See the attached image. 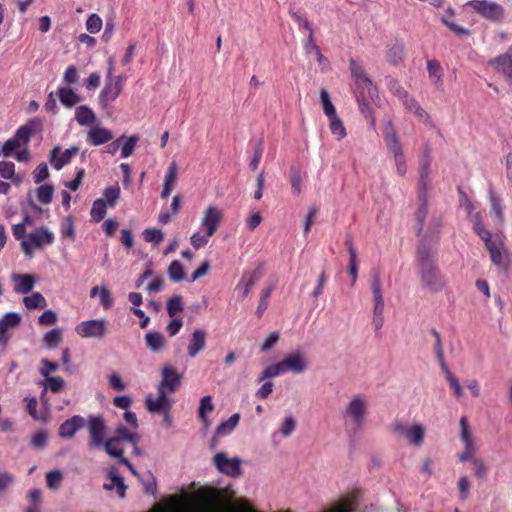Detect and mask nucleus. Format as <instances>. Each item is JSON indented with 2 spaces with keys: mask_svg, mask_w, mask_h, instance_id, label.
<instances>
[{
  "mask_svg": "<svg viewBox=\"0 0 512 512\" xmlns=\"http://www.w3.org/2000/svg\"><path fill=\"white\" fill-rule=\"evenodd\" d=\"M282 373L284 372L281 363L278 362L276 364L267 366L259 376L258 381L261 382L268 378L277 377Z\"/></svg>",
  "mask_w": 512,
  "mask_h": 512,
  "instance_id": "nucleus-49",
  "label": "nucleus"
},
{
  "mask_svg": "<svg viewBox=\"0 0 512 512\" xmlns=\"http://www.w3.org/2000/svg\"><path fill=\"white\" fill-rule=\"evenodd\" d=\"M62 339V334L59 329H52L47 332L43 338L44 344L49 348H55L59 345Z\"/></svg>",
  "mask_w": 512,
  "mask_h": 512,
  "instance_id": "nucleus-48",
  "label": "nucleus"
},
{
  "mask_svg": "<svg viewBox=\"0 0 512 512\" xmlns=\"http://www.w3.org/2000/svg\"><path fill=\"white\" fill-rule=\"evenodd\" d=\"M372 293L374 303L384 302L381 291V281L378 275H374L372 279Z\"/></svg>",
  "mask_w": 512,
  "mask_h": 512,
  "instance_id": "nucleus-58",
  "label": "nucleus"
},
{
  "mask_svg": "<svg viewBox=\"0 0 512 512\" xmlns=\"http://www.w3.org/2000/svg\"><path fill=\"white\" fill-rule=\"evenodd\" d=\"M349 68L356 85V98L362 113L369 110V103L378 96L377 87L367 76L362 65L356 60L350 59Z\"/></svg>",
  "mask_w": 512,
  "mask_h": 512,
  "instance_id": "nucleus-2",
  "label": "nucleus"
},
{
  "mask_svg": "<svg viewBox=\"0 0 512 512\" xmlns=\"http://www.w3.org/2000/svg\"><path fill=\"white\" fill-rule=\"evenodd\" d=\"M491 213L502 222L504 219L503 208L501 204V200L495 195V193L491 190L489 195Z\"/></svg>",
  "mask_w": 512,
  "mask_h": 512,
  "instance_id": "nucleus-44",
  "label": "nucleus"
},
{
  "mask_svg": "<svg viewBox=\"0 0 512 512\" xmlns=\"http://www.w3.org/2000/svg\"><path fill=\"white\" fill-rule=\"evenodd\" d=\"M56 321L57 314L52 310H46L38 318V323L40 325H53L56 323Z\"/></svg>",
  "mask_w": 512,
  "mask_h": 512,
  "instance_id": "nucleus-63",
  "label": "nucleus"
},
{
  "mask_svg": "<svg viewBox=\"0 0 512 512\" xmlns=\"http://www.w3.org/2000/svg\"><path fill=\"white\" fill-rule=\"evenodd\" d=\"M210 237L211 236H208L206 232L204 234L195 232L190 238L191 244L195 249H200L208 243Z\"/></svg>",
  "mask_w": 512,
  "mask_h": 512,
  "instance_id": "nucleus-59",
  "label": "nucleus"
},
{
  "mask_svg": "<svg viewBox=\"0 0 512 512\" xmlns=\"http://www.w3.org/2000/svg\"><path fill=\"white\" fill-rule=\"evenodd\" d=\"M207 333L202 329H195L191 335L187 353L191 358H195L206 346Z\"/></svg>",
  "mask_w": 512,
  "mask_h": 512,
  "instance_id": "nucleus-22",
  "label": "nucleus"
},
{
  "mask_svg": "<svg viewBox=\"0 0 512 512\" xmlns=\"http://www.w3.org/2000/svg\"><path fill=\"white\" fill-rule=\"evenodd\" d=\"M75 120L80 126H93L97 120L95 112L86 105L75 109Z\"/></svg>",
  "mask_w": 512,
  "mask_h": 512,
  "instance_id": "nucleus-23",
  "label": "nucleus"
},
{
  "mask_svg": "<svg viewBox=\"0 0 512 512\" xmlns=\"http://www.w3.org/2000/svg\"><path fill=\"white\" fill-rule=\"evenodd\" d=\"M86 421L80 415H74L65 420L59 427L58 434L61 438L70 439L76 432L84 427Z\"/></svg>",
  "mask_w": 512,
  "mask_h": 512,
  "instance_id": "nucleus-20",
  "label": "nucleus"
},
{
  "mask_svg": "<svg viewBox=\"0 0 512 512\" xmlns=\"http://www.w3.org/2000/svg\"><path fill=\"white\" fill-rule=\"evenodd\" d=\"M399 101L403 104V106L410 112H413L417 117L420 119L424 118L426 116L425 110L420 106V104L409 95V93H406L405 98H400Z\"/></svg>",
  "mask_w": 512,
  "mask_h": 512,
  "instance_id": "nucleus-35",
  "label": "nucleus"
},
{
  "mask_svg": "<svg viewBox=\"0 0 512 512\" xmlns=\"http://www.w3.org/2000/svg\"><path fill=\"white\" fill-rule=\"evenodd\" d=\"M213 410H214V405L212 404L211 396L207 395V396L202 397L200 400V406L198 409V416L205 428H207L209 425L207 413L212 412Z\"/></svg>",
  "mask_w": 512,
  "mask_h": 512,
  "instance_id": "nucleus-33",
  "label": "nucleus"
},
{
  "mask_svg": "<svg viewBox=\"0 0 512 512\" xmlns=\"http://www.w3.org/2000/svg\"><path fill=\"white\" fill-rule=\"evenodd\" d=\"M109 206L104 203V200L97 199L93 202L90 211L91 218L94 222H100L106 216V211Z\"/></svg>",
  "mask_w": 512,
  "mask_h": 512,
  "instance_id": "nucleus-39",
  "label": "nucleus"
},
{
  "mask_svg": "<svg viewBox=\"0 0 512 512\" xmlns=\"http://www.w3.org/2000/svg\"><path fill=\"white\" fill-rule=\"evenodd\" d=\"M178 175V167L175 161H172L167 169L164 178V187L174 188Z\"/></svg>",
  "mask_w": 512,
  "mask_h": 512,
  "instance_id": "nucleus-46",
  "label": "nucleus"
},
{
  "mask_svg": "<svg viewBox=\"0 0 512 512\" xmlns=\"http://www.w3.org/2000/svg\"><path fill=\"white\" fill-rule=\"evenodd\" d=\"M368 415V402L364 395L353 396L343 410V417L356 428H361Z\"/></svg>",
  "mask_w": 512,
  "mask_h": 512,
  "instance_id": "nucleus-5",
  "label": "nucleus"
},
{
  "mask_svg": "<svg viewBox=\"0 0 512 512\" xmlns=\"http://www.w3.org/2000/svg\"><path fill=\"white\" fill-rule=\"evenodd\" d=\"M106 324L105 319L82 321L77 325L75 331L83 338H103L106 334Z\"/></svg>",
  "mask_w": 512,
  "mask_h": 512,
  "instance_id": "nucleus-11",
  "label": "nucleus"
},
{
  "mask_svg": "<svg viewBox=\"0 0 512 512\" xmlns=\"http://www.w3.org/2000/svg\"><path fill=\"white\" fill-rule=\"evenodd\" d=\"M102 28V19L97 14H91L86 21V29L92 33H98Z\"/></svg>",
  "mask_w": 512,
  "mask_h": 512,
  "instance_id": "nucleus-53",
  "label": "nucleus"
},
{
  "mask_svg": "<svg viewBox=\"0 0 512 512\" xmlns=\"http://www.w3.org/2000/svg\"><path fill=\"white\" fill-rule=\"evenodd\" d=\"M120 195L121 190L119 185L116 183L104 189L103 197L101 199L104 200V203H106L110 208H113L117 205Z\"/></svg>",
  "mask_w": 512,
  "mask_h": 512,
  "instance_id": "nucleus-32",
  "label": "nucleus"
},
{
  "mask_svg": "<svg viewBox=\"0 0 512 512\" xmlns=\"http://www.w3.org/2000/svg\"><path fill=\"white\" fill-rule=\"evenodd\" d=\"M88 430L90 434L91 447H100L106 441V424L101 415H90L88 418Z\"/></svg>",
  "mask_w": 512,
  "mask_h": 512,
  "instance_id": "nucleus-12",
  "label": "nucleus"
},
{
  "mask_svg": "<svg viewBox=\"0 0 512 512\" xmlns=\"http://www.w3.org/2000/svg\"><path fill=\"white\" fill-rule=\"evenodd\" d=\"M467 6L471 7L475 12L483 18L493 21L502 22L505 19V9L496 2L487 0H471L467 2Z\"/></svg>",
  "mask_w": 512,
  "mask_h": 512,
  "instance_id": "nucleus-7",
  "label": "nucleus"
},
{
  "mask_svg": "<svg viewBox=\"0 0 512 512\" xmlns=\"http://www.w3.org/2000/svg\"><path fill=\"white\" fill-rule=\"evenodd\" d=\"M139 141V137L137 135H132L130 137H125L123 142L120 145L121 148V157L128 158L134 152V149Z\"/></svg>",
  "mask_w": 512,
  "mask_h": 512,
  "instance_id": "nucleus-40",
  "label": "nucleus"
},
{
  "mask_svg": "<svg viewBox=\"0 0 512 512\" xmlns=\"http://www.w3.org/2000/svg\"><path fill=\"white\" fill-rule=\"evenodd\" d=\"M427 71L429 78L435 85L442 84V68L438 61L429 60L427 61Z\"/></svg>",
  "mask_w": 512,
  "mask_h": 512,
  "instance_id": "nucleus-38",
  "label": "nucleus"
},
{
  "mask_svg": "<svg viewBox=\"0 0 512 512\" xmlns=\"http://www.w3.org/2000/svg\"><path fill=\"white\" fill-rule=\"evenodd\" d=\"M279 339H280L279 333H277V332L271 333L261 344V347H260L261 351L268 352L276 345V343L279 341Z\"/></svg>",
  "mask_w": 512,
  "mask_h": 512,
  "instance_id": "nucleus-62",
  "label": "nucleus"
},
{
  "mask_svg": "<svg viewBox=\"0 0 512 512\" xmlns=\"http://www.w3.org/2000/svg\"><path fill=\"white\" fill-rule=\"evenodd\" d=\"M223 219L222 211L214 205H209L203 212L201 228L208 236H213Z\"/></svg>",
  "mask_w": 512,
  "mask_h": 512,
  "instance_id": "nucleus-13",
  "label": "nucleus"
},
{
  "mask_svg": "<svg viewBox=\"0 0 512 512\" xmlns=\"http://www.w3.org/2000/svg\"><path fill=\"white\" fill-rule=\"evenodd\" d=\"M295 428H296L295 419L292 416H287L284 419V422H283V425L281 428V433L284 437H288L294 432Z\"/></svg>",
  "mask_w": 512,
  "mask_h": 512,
  "instance_id": "nucleus-64",
  "label": "nucleus"
},
{
  "mask_svg": "<svg viewBox=\"0 0 512 512\" xmlns=\"http://www.w3.org/2000/svg\"><path fill=\"white\" fill-rule=\"evenodd\" d=\"M416 266L424 289L431 293L442 291L446 285L445 277L435 264L431 249L421 243L417 249Z\"/></svg>",
  "mask_w": 512,
  "mask_h": 512,
  "instance_id": "nucleus-1",
  "label": "nucleus"
},
{
  "mask_svg": "<svg viewBox=\"0 0 512 512\" xmlns=\"http://www.w3.org/2000/svg\"><path fill=\"white\" fill-rule=\"evenodd\" d=\"M54 188L52 185H42L37 189V199L42 204H48L53 197Z\"/></svg>",
  "mask_w": 512,
  "mask_h": 512,
  "instance_id": "nucleus-50",
  "label": "nucleus"
},
{
  "mask_svg": "<svg viewBox=\"0 0 512 512\" xmlns=\"http://www.w3.org/2000/svg\"><path fill=\"white\" fill-rule=\"evenodd\" d=\"M273 290H274L273 285H269L265 289L262 290V292L260 294L259 304H258V307L256 310V314L258 315V317H261L263 315V313L266 311V309L268 307V298L270 297Z\"/></svg>",
  "mask_w": 512,
  "mask_h": 512,
  "instance_id": "nucleus-45",
  "label": "nucleus"
},
{
  "mask_svg": "<svg viewBox=\"0 0 512 512\" xmlns=\"http://www.w3.org/2000/svg\"><path fill=\"white\" fill-rule=\"evenodd\" d=\"M320 100L322 103L323 112L327 117L336 115L335 106L333 105V103L330 99V95H329L328 91L324 88H322L320 90Z\"/></svg>",
  "mask_w": 512,
  "mask_h": 512,
  "instance_id": "nucleus-41",
  "label": "nucleus"
},
{
  "mask_svg": "<svg viewBox=\"0 0 512 512\" xmlns=\"http://www.w3.org/2000/svg\"><path fill=\"white\" fill-rule=\"evenodd\" d=\"M113 137L111 130L98 125H93L87 132L86 140L92 146H100L110 142Z\"/></svg>",
  "mask_w": 512,
  "mask_h": 512,
  "instance_id": "nucleus-19",
  "label": "nucleus"
},
{
  "mask_svg": "<svg viewBox=\"0 0 512 512\" xmlns=\"http://www.w3.org/2000/svg\"><path fill=\"white\" fill-rule=\"evenodd\" d=\"M42 130V121L39 118H32L26 124L20 126L14 136L4 142L2 146V153L5 157L11 156L12 153L21 148L27 146L31 136L36 132Z\"/></svg>",
  "mask_w": 512,
  "mask_h": 512,
  "instance_id": "nucleus-3",
  "label": "nucleus"
},
{
  "mask_svg": "<svg viewBox=\"0 0 512 512\" xmlns=\"http://www.w3.org/2000/svg\"><path fill=\"white\" fill-rule=\"evenodd\" d=\"M489 64L496 72L502 74L509 84H512V44L505 53L491 59Z\"/></svg>",
  "mask_w": 512,
  "mask_h": 512,
  "instance_id": "nucleus-14",
  "label": "nucleus"
},
{
  "mask_svg": "<svg viewBox=\"0 0 512 512\" xmlns=\"http://www.w3.org/2000/svg\"><path fill=\"white\" fill-rule=\"evenodd\" d=\"M108 478L111 480V484H104V488L112 489L113 486L117 487V493L120 497H124L126 491V485L124 479L120 476L119 470L116 467H111L108 470Z\"/></svg>",
  "mask_w": 512,
  "mask_h": 512,
  "instance_id": "nucleus-26",
  "label": "nucleus"
},
{
  "mask_svg": "<svg viewBox=\"0 0 512 512\" xmlns=\"http://www.w3.org/2000/svg\"><path fill=\"white\" fill-rule=\"evenodd\" d=\"M78 151V147H71L63 151L61 155L58 156L60 148L54 147L50 152V163L56 170H60L71 161L72 157L75 156Z\"/></svg>",
  "mask_w": 512,
  "mask_h": 512,
  "instance_id": "nucleus-21",
  "label": "nucleus"
},
{
  "mask_svg": "<svg viewBox=\"0 0 512 512\" xmlns=\"http://www.w3.org/2000/svg\"><path fill=\"white\" fill-rule=\"evenodd\" d=\"M405 437L410 444L419 447L423 444L425 429L421 424H413L409 427Z\"/></svg>",
  "mask_w": 512,
  "mask_h": 512,
  "instance_id": "nucleus-28",
  "label": "nucleus"
},
{
  "mask_svg": "<svg viewBox=\"0 0 512 512\" xmlns=\"http://www.w3.org/2000/svg\"><path fill=\"white\" fill-rule=\"evenodd\" d=\"M99 300L104 309H110L113 306V298L105 286L100 287Z\"/></svg>",
  "mask_w": 512,
  "mask_h": 512,
  "instance_id": "nucleus-56",
  "label": "nucleus"
},
{
  "mask_svg": "<svg viewBox=\"0 0 512 512\" xmlns=\"http://www.w3.org/2000/svg\"><path fill=\"white\" fill-rule=\"evenodd\" d=\"M143 237L146 242L160 244L164 239V234L161 230L156 228H148L143 232Z\"/></svg>",
  "mask_w": 512,
  "mask_h": 512,
  "instance_id": "nucleus-47",
  "label": "nucleus"
},
{
  "mask_svg": "<svg viewBox=\"0 0 512 512\" xmlns=\"http://www.w3.org/2000/svg\"><path fill=\"white\" fill-rule=\"evenodd\" d=\"M181 374L171 365H164L161 369V381L157 389L168 394L174 393L181 385Z\"/></svg>",
  "mask_w": 512,
  "mask_h": 512,
  "instance_id": "nucleus-10",
  "label": "nucleus"
},
{
  "mask_svg": "<svg viewBox=\"0 0 512 512\" xmlns=\"http://www.w3.org/2000/svg\"><path fill=\"white\" fill-rule=\"evenodd\" d=\"M383 137L386 146L394 156L397 173L404 176L407 172L405 157L399 141L398 133L391 121H388L383 130Z\"/></svg>",
  "mask_w": 512,
  "mask_h": 512,
  "instance_id": "nucleus-4",
  "label": "nucleus"
},
{
  "mask_svg": "<svg viewBox=\"0 0 512 512\" xmlns=\"http://www.w3.org/2000/svg\"><path fill=\"white\" fill-rule=\"evenodd\" d=\"M419 200H420L421 203H420L417 211L415 212V218H416V220L418 222V227H417V234L418 235H420V233L423 230L424 221H425L427 213H428L427 201H426L425 195L424 194H420L419 195Z\"/></svg>",
  "mask_w": 512,
  "mask_h": 512,
  "instance_id": "nucleus-37",
  "label": "nucleus"
},
{
  "mask_svg": "<svg viewBox=\"0 0 512 512\" xmlns=\"http://www.w3.org/2000/svg\"><path fill=\"white\" fill-rule=\"evenodd\" d=\"M262 277V271L260 268L255 269L251 272H245L239 283L236 286V291L239 292L242 299L246 298L254 285L260 280Z\"/></svg>",
  "mask_w": 512,
  "mask_h": 512,
  "instance_id": "nucleus-18",
  "label": "nucleus"
},
{
  "mask_svg": "<svg viewBox=\"0 0 512 512\" xmlns=\"http://www.w3.org/2000/svg\"><path fill=\"white\" fill-rule=\"evenodd\" d=\"M57 94L60 102L67 108H71L81 102V97L70 87H59Z\"/></svg>",
  "mask_w": 512,
  "mask_h": 512,
  "instance_id": "nucleus-25",
  "label": "nucleus"
},
{
  "mask_svg": "<svg viewBox=\"0 0 512 512\" xmlns=\"http://www.w3.org/2000/svg\"><path fill=\"white\" fill-rule=\"evenodd\" d=\"M23 303L28 309H43L47 305L44 296L40 292H34L30 296H25Z\"/></svg>",
  "mask_w": 512,
  "mask_h": 512,
  "instance_id": "nucleus-36",
  "label": "nucleus"
},
{
  "mask_svg": "<svg viewBox=\"0 0 512 512\" xmlns=\"http://www.w3.org/2000/svg\"><path fill=\"white\" fill-rule=\"evenodd\" d=\"M329 129L337 140H342L347 136L346 128L342 120L336 115L328 117Z\"/></svg>",
  "mask_w": 512,
  "mask_h": 512,
  "instance_id": "nucleus-34",
  "label": "nucleus"
},
{
  "mask_svg": "<svg viewBox=\"0 0 512 512\" xmlns=\"http://www.w3.org/2000/svg\"><path fill=\"white\" fill-rule=\"evenodd\" d=\"M117 442L112 440L111 438L106 439V441L102 444L104 447L106 453L110 455L111 457H116L119 459V462H121L122 458H125L123 455V450L117 448L115 445Z\"/></svg>",
  "mask_w": 512,
  "mask_h": 512,
  "instance_id": "nucleus-51",
  "label": "nucleus"
},
{
  "mask_svg": "<svg viewBox=\"0 0 512 512\" xmlns=\"http://www.w3.org/2000/svg\"><path fill=\"white\" fill-rule=\"evenodd\" d=\"M169 278L174 282H180L184 279L185 273L182 264L178 260H174L168 267Z\"/></svg>",
  "mask_w": 512,
  "mask_h": 512,
  "instance_id": "nucleus-42",
  "label": "nucleus"
},
{
  "mask_svg": "<svg viewBox=\"0 0 512 512\" xmlns=\"http://www.w3.org/2000/svg\"><path fill=\"white\" fill-rule=\"evenodd\" d=\"M47 440H48L47 432L45 430H40L33 435L32 439H31V444L33 447H35L37 449H42L46 446Z\"/></svg>",
  "mask_w": 512,
  "mask_h": 512,
  "instance_id": "nucleus-55",
  "label": "nucleus"
},
{
  "mask_svg": "<svg viewBox=\"0 0 512 512\" xmlns=\"http://www.w3.org/2000/svg\"><path fill=\"white\" fill-rule=\"evenodd\" d=\"M263 141L260 140L257 142V144L255 145V148H254V155L250 161V164H249V167L251 170L255 171L257 170L258 166H259V163L261 161V158H262V154H263Z\"/></svg>",
  "mask_w": 512,
  "mask_h": 512,
  "instance_id": "nucleus-54",
  "label": "nucleus"
},
{
  "mask_svg": "<svg viewBox=\"0 0 512 512\" xmlns=\"http://www.w3.org/2000/svg\"><path fill=\"white\" fill-rule=\"evenodd\" d=\"M54 239V234L47 227L42 226L27 234L20 245L24 254L31 258L35 249H43L44 246L51 245Z\"/></svg>",
  "mask_w": 512,
  "mask_h": 512,
  "instance_id": "nucleus-6",
  "label": "nucleus"
},
{
  "mask_svg": "<svg viewBox=\"0 0 512 512\" xmlns=\"http://www.w3.org/2000/svg\"><path fill=\"white\" fill-rule=\"evenodd\" d=\"M240 420V414H233L228 420L222 422L216 429L214 439L232 433Z\"/></svg>",
  "mask_w": 512,
  "mask_h": 512,
  "instance_id": "nucleus-30",
  "label": "nucleus"
},
{
  "mask_svg": "<svg viewBox=\"0 0 512 512\" xmlns=\"http://www.w3.org/2000/svg\"><path fill=\"white\" fill-rule=\"evenodd\" d=\"M49 169L46 163H40L33 171V180L36 184L42 183L49 177Z\"/></svg>",
  "mask_w": 512,
  "mask_h": 512,
  "instance_id": "nucleus-52",
  "label": "nucleus"
},
{
  "mask_svg": "<svg viewBox=\"0 0 512 512\" xmlns=\"http://www.w3.org/2000/svg\"><path fill=\"white\" fill-rule=\"evenodd\" d=\"M146 408L152 413H163L168 418V413L173 406V401L168 398V393L157 389V397L148 396L145 400Z\"/></svg>",
  "mask_w": 512,
  "mask_h": 512,
  "instance_id": "nucleus-16",
  "label": "nucleus"
},
{
  "mask_svg": "<svg viewBox=\"0 0 512 512\" xmlns=\"http://www.w3.org/2000/svg\"><path fill=\"white\" fill-rule=\"evenodd\" d=\"M213 461L216 468L225 475L237 478L243 473L241 460L238 457L228 458L226 453L219 452L214 456Z\"/></svg>",
  "mask_w": 512,
  "mask_h": 512,
  "instance_id": "nucleus-9",
  "label": "nucleus"
},
{
  "mask_svg": "<svg viewBox=\"0 0 512 512\" xmlns=\"http://www.w3.org/2000/svg\"><path fill=\"white\" fill-rule=\"evenodd\" d=\"M125 80L126 77L124 75L105 79V85L99 94V103L103 108L107 107L118 98L123 90Z\"/></svg>",
  "mask_w": 512,
  "mask_h": 512,
  "instance_id": "nucleus-8",
  "label": "nucleus"
},
{
  "mask_svg": "<svg viewBox=\"0 0 512 512\" xmlns=\"http://www.w3.org/2000/svg\"><path fill=\"white\" fill-rule=\"evenodd\" d=\"M46 381L48 383L47 387L52 393H58L65 385V382L61 377L50 376L46 378Z\"/></svg>",
  "mask_w": 512,
  "mask_h": 512,
  "instance_id": "nucleus-60",
  "label": "nucleus"
},
{
  "mask_svg": "<svg viewBox=\"0 0 512 512\" xmlns=\"http://www.w3.org/2000/svg\"><path fill=\"white\" fill-rule=\"evenodd\" d=\"M63 80L67 84H76L79 80V75L76 67L74 65H70L66 68Z\"/></svg>",
  "mask_w": 512,
  "mask_h": 512,
  "instance_id": "nucleus-61",
  "label": "nucleus"
},
{
  "mask_svg": "<svg viewBox=\"0 0 512 512\" xmlns=\"http://www.w3.org/2000/svg\"><path fill=\"white\" fill-rule=\"evenodd\" d=\"M21 323V316L16 312H8L0 319V346L5 348L10 340L9 329L16 328Z\"/></svg>",
  "mask_w": 512,
  "mask_h": 512,
  "instance_id": "nucleus-17",
  "label": "nucleus"
},
{
  "mask_svg": "<svg viewBox=\"0 0 512 512\" xmlns=\"http://www.w3.org/2000/svg\"><path fill=\"white\" fill-rule=\"evenodd\" d=\"M182 299L181 295H174L167 301V313L169 317L173 318L177 313L183 311Z\"/></svg>",
  "mask_w": 512,
  "mask_h": 512,
  "instance_id": "nucleus-43",
  "label": "nucleus"
},
{
  "mask_svg": "<svg viewBox=\"0 0 512 512\" xmlns=\"http://www.w3.org/2000/svg\"><path fill=\"white\" fill-rule=\"evenodd\" d=\"M115 442L128 441L132 445L138 444L139 436L136 433L130 432L125 426H118L115 430V434L110 437Z\"/></svg>",
  "mask_w": 512,
  "mask_h": 512,
  "instance_id": "nucleus-29",
  "label": "nucleus"
},
{
  "mask_svg": "<svg viewBox=\"0 0 512 512\" xmlns=\"http://www.w3.org/2000/svg\"><path fill=\"white\" fill-rule=\"evenodd\" d=\"M280 363L284 373L301 374L308 367L307 360L301 351H294L286 355Z\"/></svg>",
  "mask_w": 512,
  "mask_h": 512,
  "instance_id": "nucleus-15",
  "label": "nucleus"
},
{
  "mask_svg": "<svg viewBox=\"0 0 512 512\" xmlns=\"http://www.w3.org/2000/svg\"><path fill=\"white\" fill-rule=\"evenodd\" d=\"M460 424V438L465 448H476L472 437V432L469 428L468 419L466 416H462L459 421Z\"/></svg>",
  "mask_w": 512,
  "mask_h": 512,
  "instance_id": "nucleus-31",
  "label": "nucleus"
},
{
  "mask_svg": "<svg viewBox=\"0 0 512 512\" xmlns=\"http://www.w3.org/2000/svg\"><path fill=\"white\" fill-rule=\"evenodd\" d=\"M145 343L152 352H159L164 348L166 340L159 332H147L145 334Z\"/></svg>",
  "mask_w": 512,
  "mask_h": 512,
  "instance_id": "nucleus-27",
  "label": "nucleus"
},
{
  "mask_svg": "<svg viewBox=\"0 0 512 512\" xmlns=\"http://www.w3.org/2000/svg\"><path fill=\"white\" fill-rule=\"evenodd\" d=\"M12 280L15 282V291L22 294H28L35 285V278L29 274H14Z\"/></svg>",
  "mask_w": 512,
  "mask_h": 512,
  "instance_id": "nucleus-24",
  "label": "nucleus"
},
{
  "mask_svg": "<svg viewBox=\"0 0 512 512\" xmlns=\"http://www.w3.org/2000/svg\"><path fill=\"white\" fill-rule=\"evenodd\" d=\"M15 173V165L13 162L0 161V177L11 179Z\"/></svg>",
  "mask_w": 512,
  "mask_h": 512,
  "instance_id": "nucleus-57",
  "label": "nucleus"
}]
</instances>
